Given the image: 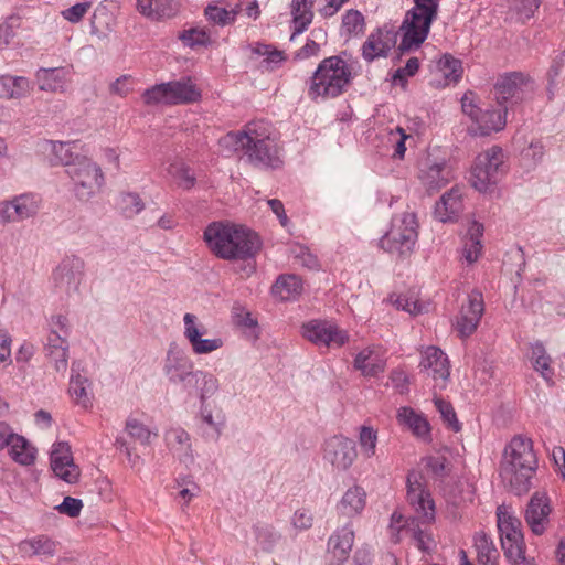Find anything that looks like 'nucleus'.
<instances>
[{
    "instance_id": "cd10ccee",
    "label": "nucleus",
    "mask_w": 565,
    "mask_h": 565,
    "mask_svg": "<svg viewBox=\"0 0 565 565\" xmlns=\"http://www.w3.org/2000/svg\"><path fill=\"white\" fill-rule=\"evenodd\" d=\"M259 146L260 142H254L250 146L238 147V150H244L249 161L257 167L278 168L281 164V160L274 140H264L262 142L263 147Z\"/></svg>"
},
{
    "instance_id": "a18cd8bd",
    "label": "nucleus",
    "mask_w": 565,
    "mask_h": 565,
    "mask_svg": "<svg viewBox=\"0 0 565 565\" xmlns=\"http://www.w3.org/2000/svg\"><path fill=\"white\" fill-rule=\"evenodd\" d=\"M483 235V225L472 221L463 246V257L468 263H475L482 249L481 237Z\"/></svg>"
},
{
    "instance_id": "c756f323",
    "label": "nucleus",
    "mask_w": 565,
    "mask_h": 565,
    "mask_svg": "<svg viewBox=\"0 0 565 565\" xmlns=\"http://www.w3.org/2000/svg\"><path fill=\"white\" fill-rule=\"evenodd\" d=\"M395 44L394 35L390 31L377 29L372 32L362 46L363 57L372 62L377 57L386 56Z\"/></svg>"
},
{
    "instance_id": "1a4fd4ad",
    "label": "nucleus",
    "mask_w": 565,
    "mask_h": 565,
    "mask_svg": "<svg viewBox=\"0 0 565 565\" xmlns=\"http://www.w3.org/2000/svg\"><path fill=\"white\" fill-rule=\"evenodd\" d=\"M67 175L72 180L75 196L84 202L95 196L104 184L100 167L86 156L68 168Z\"/></svg>"
},
{
    "instance_id": "8fccbe9b",
    "label": "nucleus",
    "mask_w": 565,
    "mask_h": 565,
    "mask_svg": "<svg viewBox=\"0 0 565 565\" xmlns=\"http://www.w3.org/2000/svg\"><path fill=\"white\" fill-rule=\"evenodd\" d=\"M126 430L131 438L139 441L141 445H150L152 438L158 436L157 433L151 431L145 424L136 418L127 419Z\"/></svg>"
},
{
    "instance_id": "f3484780",
    "label": "nucleus",
    "mask_w": 565,
    "mask_h": 565,
    "mask_svg": "<svg viewBox=\"0 0 565 565\" xmlns=\"http://www.w3.org/2000/svg\"><path fill=\"white\" fill-rule=\"evenodd\" d=\"M551 500L545 492H534L525 508L524 520L534 535H543L550 525Z\"/></svg>"
},
{
    "instance_id": "b1692460",
    "label": "nucleus",
    "mask_w": 565,
    "mask_h": 565,
    "mask_svg": "<svg viewBox=\"0 0 565 565\" xmlns=\"http://www.w3.org/2000/svg\"><path fill=\"white\" fill-rule=\"evenodd\" d=\"M354 543V531L347 524L335 530L328 540L331 565H342L350 556Z\"/></svg>"
},
{
    "instance_id": "39448f33",
    "label": "nucleus",
    "mask_w": 565,
    "mask_h": 565,
    "mask_svg": "<svg viewBox=\"0 0 565 565\" xmlns=\"http://www.w3.org/2000/svg\"><path fill=\"white\" fill-rule=\"evenodd\" d=\"M417 220L412 212H404L393 217L392 226L379 242L380 247L399 257L408 256L417 241Z\"/></svg>"
},
{
    "instance_id": "7c9ffc66",
    "label": "nucleus",
    "mask_w": 565,
    "mask_h": 565,
    "mask_svg": "<svg viewBox=\"0 0 565 565\" xmlns=\"http://www.w3.org/2000/svg\"><path fill=\"white\" fill-rule=\"evenodd\" d=\"M462 210L463 204L461 191L458 188H452L450 191L444 193L440 200L436 203L434 215L443 223L451 222Z\"/></svg>"
},
{
    "instance_id": "f704fd0d",
    "label": "nucleus",
    "mask_w": 565,
    "mask_h": 565,
    "mask_svg": "<svg viewBox=\"0 0 565 565\" xmlns=\"http://www.w3.org/2000/svg\"><path fill=\"white\" fill-rule=\"evenodd\" d=\"M316 0H292L290 4L294 30L290 40L305 32L313 20V4Z\"/></svg>"
},
{
    "instance_id": "680f3d73",
    "label": "nucleus",
    "mask_w": 565,
    "mask_h": 565,
    "mask_svg": "<svg viewBox=\"0 0 565 565\" xmlns=\"http://www.w3.org/2000/svg\"><path fill=\"white\" fill-rule=\"evenodd\" d=\"M83 509V501L73 497H65L62 503L56 507V510L70 518H76L79 515Z\"/></svg>"
},
{
    "instance_id": "a211bd4d",
    "label": "nucleus",
    "mask_w": 565,
    "mask_h": 565,
    "mask_svg": "<svg viewBox=\"0 0 565 565\" xmlns=\"http://www.w3.org/2000/svg\"><path fill=\"white\" fill-rule=\"evenodd\" d=\"M484 312L483 296L478 290L468 295L467 303H462L456 320V330L461 338L470 337L478 328Z\"/></svg>"
},
{
    "instance_id": "f257e3e1",
    "label": "nucleus",
    "mask_w": 565,
    "mask_h": 565,
    "mask_svg": "<svg viewBox=\"0 0 565 565\" xmlns=\"http://www.w3.org/2000/svg\"><path fill=\"white\" fill-rule=\"evenodd\" d=\"M537 470V458L531 438L516 435L505 446L500 463V477L510 491L516 495L525 494L532 487Z\"/></svg>"
},
{
    "instance_id": "5fc2aeb1",
    "label": "nucleus",
    "mask_w": 565,
    "mask_h": 565,
    "mask_svg": "<svg viewBox=\"0 0 565 565\" xmlns=\"http://www.w3.org/2000/svg\"><path fill=\"white\" fill-rule=\"evenodd\" d=\"M435 406L437 411L440 413L443 420L447 424V426L454 430L459 431L461 429V424L459 423L456 412L452 405L449 402H446L441 397L435 396L434 398Z\"/></svg>"
},
{
    "instance_id": "dca6fc26",
    "label": "nucleus",
    "mask_w": 565,
    "mask_h": 565,
    "mask_svg": "<svg viewBox=\"0 0 565 565\" xmlns=\"http://www.w3.org/2000/svg\"><path fill=\"white\" fill-rule=\"evenodd\" d=\"M356 456L355 443L342 435H334L323 444V459L334 470H348L353 465Z\"/></svg>"
},
{
    "instance_id": "864d4df0",
    "label": "nucleus",
    "mask_w": 565,
    "mask_h": 565,
    "mask_svg": "<svg viewBox=\"0 0 565 565\" xmlns=\"http://www.w3.org/2000/svg\"><path fill=\"white\" fill-rule=\"evenodd\" d=\"M169 173L175 180L179 188L183 190H190L195 185V175L190 167L178 163L170 167Z\"/></svg>"
},
{
    "instance_id": "603ef678",
    "label": "nucleus",
    "mask_w": 565,
    "mask_h": 565,
    "mask_svg": "<svg viewBox=\"0 0 565 565\" xmlns=\"http://www.w3.org/2000/svg\"><path fill=\"white\" fill-rule=\"evenodd\" d=\"M532 359L535 370L539 371L544 379H551L553 375V371L550 367L551 358L546 354L543 343L536 342L532 344Z\"/></svg>"
},
{
    "instance_id": "338daca9",
    "label": "nucleus",
    "mask_w": 565,
    "mask_h": 565,
    "mask_svg": "<svg viewBox=\"0 0 565 565\" xmlns=\"http://www.w3.org/2000/svg\"><path fill=\"white\" fill-rule=\"evenodd\" d=\"M419 68V61L417 57H411L404 67H399L395 71L393 75V81L396 83L397 81L403 82L406 81L407 77L415 75V73Z\"/></svg>"
},
{
    "instance_id": "2f4dec72",
    "label": "nucleus",
    "mask_w": 565,
    "mask_h": 565,
    "mask_svg": "<svg viewBox=\"0 0 565 565\" xmlns=\"http://www.w3.org/2000/svg\"><path fill=\"white\" fill-rule=\"evenodd\" d=\"M19 552L26 557L51 558L56 554L57 543L47 535H36L21 541Z\"/></svg>"
},
{
    "instance_id": "c03bdc74",
    "label": "nucleus",
    "mask_w": 565,
    "mask_h": 565,
    "mask_svg": "<svg viewBox=\"0 0 565 565\" xmlns=\"http://www.w3.org/2000/svg\"><path fill=\"white\" fill-rule=\"evenodd\" d=\"M255 542L263 552L271 553L281 540V533L271 524L257 523L253 526Z\"/></svg>"
},
{
    "instance_id": "bb28decb",
    "label": "nucleus",
    "mask_w": 565,
    "mask_h": 565,
    "mask_svg": "<svg viewBox=\"0 0 565 565\" xmlns=\"http://www.w3.org/2000/svg\"><path fill=\"white\" fill-rule=\"evenodd\" d=\"M353 364L362 375L367 377L377 376L385 370V352L380 345H370L356 354Z\"/></svg>"
},
{
    "instance_id": "13d9d810",
    "label": "nucleus",
    "mask_w": 565,
    "mask_h": 565,
    "mask_svg": "<svg viewBox=\"0 0 565 565\" xmlns=\"http://www.w3.org/2000/svg\"><path fill=\"white\" fill-rule=\"evenodd\" d=\"M342 28L348 34H359L364 29V17L358 10H348L342 18Z\"/></svg>"
},
{
    "instance_id": "5701e85b",
    "label": "nucleus",
    "mask_w": 565,
    "mask_h": 565,
    "mask_svg": "<svg viewBox=\"0 0 565 565\" xmlns=\"http://www.w3.org/2000/svg\"><path fill=\"white\" fill-rule=\"evenodd\" d=\"M164 443L168 450L185 467L194 463L195 457L191 436L182 427H172L164 433Z\"/></svg>"
},
{
    "instance_id": "6e6d98bb",
    "label": "nucleus",
    "mask_w": 565,
    "mask_h": 565,
    "mask_svg": "<svg viewBox=\"0 0 565 565\" xmlns=\"http://www.w3.org/2000/svg\"><path fill=\"white\" fill-rule=\"evenodd\" d=\"M359 444L361 451L365 458H371L375 455L377 434L369 426H362L359 436Z\"/></svg>"
},
{
    "instance_id": "6ab92c4d",
    "label": "nucleus",
    "mask_w": 565,
    "mask_h": 565,
    "mask_svg": "<svg viewBox=\"0 0 565 565\" xmlns=\"http://www.w3.org/2000/svg\"><path fill=\"white\" fill-rule=\"evenodd\" d=\"M183 335L189 341L192 352L196 355L212 353L224 345L222 338L203 339L205 329L199 323L198 317L193 313L183 316Z\"/></svg>"
},
{
    "instance_id": "69168bd1",
    "label": "nucleus",
    "mask_w": 565,
    "mask_h": 565,
    "mask_svg": "<svg viewBox=\"0 0 565 565\" xmlns=\"http://www.w3.org/2000/svg\"><path fill=\"white\" fill-rule=\"evenodd\" d=\"M427 470L437 477L445 476L447 459L441 456H429L423 459Z\"/></svg>"
},
{
    "instance_id": "e2e57ef3",
    "label": "nucleus",
    "mask_w": 565,
    "mask_h": 565,
    "mask_svg": "<svg viewBox=\"0 0 565 565\" xmlns=\"http://www.w3.org/2000/svg\"><path fill=\"white\" fill-rule=\"evenodd\" d=\"M57 334L67 339L70 334V323L66 316L54 315L50 319V334Z\"/></svg>"
},
{
    "instance_id": "0eeeda50",
    "label": "nucleus",
    "mask_w": 565,
    "mask_h": 565,
    "mask_svg": "<svg viewBox=\"0 0 565 565\" xmlns=\"http://www.w3.org/2000/svg\"><path fill=\"white\" fill-rule=\"evenodd\" d=\"M497 524L507 559L514 565L525 562V543L521 520L509 512L505 507L500 505L497 509Z\"/></svg>"
},
{
    "instance_id": "58836bf2",
    "label": "nucleus",
    "mask_w": 565,
    "mask_h": 565,
    "mask_svg": "<svg viewBox=\"0 0 565 565\" xmlns=\"http://www.w3.org/2000/svg\"><path fill=\"white\" fill-rule=\"evenodd\" d=\"M302 289V281L298 276L280 275L271 287V294L281 301H290L296 300Z\"/></svg>"
},
{
    "instance_id": "9d476101",
    "label": "nucleus",
    "mask_w": 565,
    "mask_h": 565,
    "mask_svg": "<svg viewBox=\"0 0 565 565\" xmlns=\"http://www.w3.org/2000/svg\"><path fill=\"white\" fill-rule=\"evenodd\" d=\"M476 99L472 92L466 93L461 98L462 111L476 125V132L488 136L493 131L502 130L507 125L508 106H504L503 109L481 108L477 105Z\"/></svg>"
},
{
    "instance_id": "c85d7f7f",
    "label": "nucleus",
    "mask_w": 565,
    "mask_h": 565,
    "mask_svg": "<svg viewBox=\"0 0 565 565\" xmlns=\"http://www.w3.org/2000/svg\"><path fill=\"white\" fill-rule=\"evenodd\" d=\"M70 344L65 337L49 334L45 344V356L53 369L64 375L68 367Z\"/></svg>"
},
{
    "instance_id": "2eb2a0df",
    "label": "nucleus",
    "mask_w": 565,
    "mask_h": 565,
    "mask_svg": "<svg viewBox=\"0 0 565 565\" xmlns=\"http://www.w3.org/2000/svg\"><path fill=\"white\" fill-rule=\"evenodd\" d=\"M302 335L313 344L326 348H340L349 340L345 330L327 320H311L305 323Z\"/></svg>"
},
{
    "instance_id": "20e7f679",
    "label": "nucleus",
    "mask_w": 565,
    "mask_h": 565,
    "mask_svg": "<svg viewBox=\"0 0 565 565\" xmlns=\"http://www.w3.org/2000/svg\"><path fill=\"white\" fill-rule=\"evenodd\" d=\"M414 8L406 13L402 24L404 31L399 50L418 47L427 38L430 24L436 19L439 0H414Z\"/></svg>"
},
{
    "instance_id": "4d7b16f0",
    "label": "nucleus",
    "mask_w": 565,
    "mask_h": 565,
    "mask_svg": "<svg viewBox=\"0 0 565 565\" xmlns=\"http://www.w3.org/2000/svg\"><path fill=\"white\" fill-rule=\"evenodd\" d=\"M120 207L127 217H134L145 209V203L137 193H122L120 195Z\"/></svg>"
},
{
    "instance_id": "6e6552de",
    "label": "nucleus",
    "mask_w": 565,
    "mask_h": 565,
    "mask_svg": "<svg viewBox=\"0 0 565 565\" xmlns=\"http://www.w3.org/2000/svg\"><path fill=\"white\" fill-rule=\"evenodd\" d=\"M505 172L504 153L500 147L493 146L477 156L471 170L472 186L479 192H487Z\"/></svg>"
},
{
    "instance_id": "473e14b6",
    "label": "nucleus",
    "mask_w": 565,
    "mask_h": 565,
    "mask_svg": "<svg viewBox=\"0 0 565 565\" xmlns=\"http://www.w3.org/2000/svg\"><path fill=\"white\" fill-rule=\"evenodd\" d=\"M423 185L428 192L438 191L452 178L450 168L446 162L426 163L419 174Z\"/></svg>"
},
{
    "instance_id": "a19ab883",
    "label": "nucleus",
    "mask_w": 565,
    "mask_h": 565,
    "mask_svg": "<svg viewBox=\"0 0 565 565\" xmlns=\"http://www.w3.org/2000/svg\"><path fill=\"white\" fill-rule=\"evenodd\" d=\"M202 422L207 426L205 436L217 441L226 424V416L222 408L212 409L210 404H203L200 408Z\"/></svg>"
},
{
    "instance_id": "0e129e2a",
    "label": "nucleus",
    "mask_w": 565,
    "mask_h": 565,
    "mask_svg": "<svg viewBox=\"0 0 565 565\" xmlns=\"http://www.w3.org/2000/svg\"><path fill=\"white\" fill-rule=\"evenodd\" d=\"M539 7L540 0H519L515 11L519 19L524 22L533 17Z\"/></svg>"
},
{
    "instance_id": "3c124183",
    "label": "nucleus",
    "mask_w": 565,
    "mask_h": 565,
    "mask_svg": "<svg viewBox=\"0 0 565 565\" xmlns=\"http://www.w3.org/2000/svg\"><path fill=\"white\" fill-rule=\"evenodd\" d=\"M184 45L190 47L207 46L211 44V35L205 29L191 28L178 35Z\"/></svg>"
},
{
    "instance_id": "ddd939ff",
    "label": "nucleus",
    "mask_w": 565,
    "mask_h": 565,
    "mask_svg": "<svg viewBox=\"0 0 565 565\" xmlns=\"http://www.w3.org/2000/svg\"><path fill=\"white\" fill-rule=\"evenodd\" d=\"M194 364L186 352L177 343H171L163 362V374L171 384H182L188 391L194 379Z\"/></svg>"
},
{
    "instance_id": "9b49d317",
    "label": "nucleus",
    "mask_w": 565,
    "mask_h": 565,
    "mask_svg": "<svg viewBox=\"0 0 565 565\" xmlns=\"http://www.w3.org/2000/svg\"><path fill=\"white\" fill-rule=\"evenodd\" d=\"M494 94L500 105L518 104L527 98L534 90L533 81L521 72H512L501 76L494 85Z\"/></svg>"
},
{
    "instance_id": "ea45409f",
    "label": "nucleus",
    "mask_w": 565,
    "mask_h": 565,
    "mask_svg": "<svg viewBox=\"0 0 565 565\" xmlns=\"http://www.w3.org/2000/svg\"><path fill=\"white\" fill-rule=\"evenodd\" d=\"M139 12L153 20L171 18L178 12V3L174 0H137Z\"/></svg>"
},
{
    "instance_id": "a878e982",
    "label": "nucleus",
    "mask_w": 565,
    "mask_h": 565,
    "mask_svg": "<svg viewBox=\"0 0 565 565\" xmlns=\"http://www.w3.org/2000/svg\"><path fill=\"white\" fill-rule=\"evenodd\" d=\"M269 130L267 128L266 122L264 121H252L246 125L243 131L237 132H228L223 139L222 142L225 145H231L234 147V150L237 151L238 147L250 146L254 142H264V140H268ZM259 147H263L262 145Z\"/></svg>"
},
{
    "instance_id": "052dcab7",
    "label": "nucleus",
    "mask_w": 565,
    "mask_h": 565,
    "mask_svg": "<svg viewBox=\"0 0 565 565\" xmlns=\"http://www.w3.org/2000/svg\"><path fill=\"white\" fill-rule=\"evenodd\" d=\"M413 540L418 550L425 553H433L436 548V542L430 533H427L420 529L413 531Z\"/></svg>"
},
{
    "instance_id": "412c9836",
    "label": "nucleus",
    "mask_w": 565,
    "mask_h": 565,
    "mask_svg": "<svg viewBox=\"0 0 565 565\" xmlns=\"http://www.w3.org/2000/svg\"><path fill=\"white\" fill-rule=\"evenodd\" d=\"M419 367L434 379L437 387L440 390L446 387L450 375V366L447 355L439 348H426L422 352Z\"/></svg>"
},
{
    "instance_id": "f03ea898",
    "label": "nucleus",
    "mask_w": 565,
    "mask_h": 565,
    "mask_svg": "<svg viewBox=\"0 0 565 565\" xmlns=\"http://www.w3.org/2000/svg\"><path fill=\"white\" fill-rule=\"evenodd\" d=\"M203 236L210 250L226 260L250 258L260 246L255 233L231 223L213 222Z\"/></svg>"
},
{
    "instance_id": "393cba45",
    "label": "nucleus",
    "mask_w": 565,
    "mask_h": 565,
    "mask_svg": "<svg viewBox=\"0 0 565 565\" xmlns=\"http://www.w3.org/2000/svg\"><path fill=\"white\" fill-rule=\"evenodd\" d=\"M42 149L49 153L50 164L53 167H65L66 173L71 166L76 164L77 159L85 157L77 152V145L75 142L44 140Z\"/></svg>"
},
{
    "instance_id": "4468645a",
    "label": "nucleus",
    "mask_w": 565,
    "mask_h": 565,
    "mask_svg": "<svg viewBox=\"0 0 565 565\" xmlns=\"http://www.w3.org/2000/svg\"><path fill=\"white\" fill-rule=\"evenodd\" d=\"M85 263L75 255L64 257L53 273L55 289L67 296L77 295L84 278Z\"/></svg>"
},
{
    "instance_id": "774afa93",
    "label": "nucleus",
    "mask_w": 565,
    "mask_h": 565,
    "mask_svg": "<svg viewBox=\"0 0 565 565\" xmlns=\"http://www.w3.org/2000/svg\"><path fill=\"white\" fill-rule=\"evenodd\" d=\"M313 518L307 510H297L291 519V524L296 530L305 531L312 526Z\"/></svg>"
},
{
    "instance_id": "f8f14e48",
    "label": "nucleus",
    "mask_w": 565,
    "mask_h": 565,
    "mask_svg": "<svg viewBox=\"0 0 565 565\" xmlns=\"http://www.w3.org/2000/svg\"><path fill=\"white\" fill-rule=\"evenodd\" d=\"M407 500L414 507L423 523L435 520V503L426 488V479L422 471L411 470L406 479Z\"/></svg>"
},
{
    "instance_id": "4be33fe9",
    "label": "nucleus",
    "mask_w": 565,
    "mask_h": 565,
    "mask_svg": "<svg viewBox=\"0 0 565 565\" xmlns=\"http://www.w3.org/2000/svg\"><path fill=\"white\" fill-rule=\"evenodd\" d=\"M51 468L56 477L67 483L78 480L79 469L74 463L71 447L67 443H56L51 451Z\"/></svg>"
},
{
    "instance_id": "aec40b11",
    "label": "nucleus",
    "mask_w": 565,
    "mask_h": 565,
    "mask_svg": "<svg viewBox=\"0 0 565 565\" xmlns=\"http://www.w3.org/2000/svg\"><path fill=\"white\" fill-rule=\"evenodd\" d=\"M40 202V198L32 193L17 195L0 203V217L8 223L26 220L38 213Z\"/></svg>"
},
{
    "instance_id": "79ce46f5",
    "label": "nucleus",
    "mask_w": 565,
    "mask_h": 565,
    "mask_svg": "<svg viewBox=\"0 0 565 565\" xmlns=\"http://www.w3.org/2000/svg\"><path fill=\"white\" fill-rule=\"evenodd\" d=\"M399 424L406 426L412 433L422 439H427L430 435V425L428 420L411 407H401L397 412Z\"/></svg>"
},
{
    "instance_id": "37998d69",
    "label": "nucleus",
    "mask_w": 565,
    "mask_h": 565,
    "mask_svg": "<svg viewBox=\"0 0 565 565\" xmlns=\"http://www.w3.org/2000/svg\"><path fill=\"white\" fill-rule=\"evenodd\" d=\"M9 456L21 466H31L36 458V449L19 434H14L9 446Z\"/></svg>"
},
{
    "instance_id": "7ed1b4c3",
    "label": "nucleus",
    "mask_w": 565,
    "mask_h": 565,
    "mask_svg": "<svg viewBox=\"0 0 565 565\" xmlns=\"http://www.w3.org/2000/svg\"><path fill=\"white\" fill-rule=\"evenodd\" d=\"M352 79L351 68L340 56L322 60L312 74L308 96L312 100L328 99L340 96Z\"/></svg>"
},
{
    "instance_id": "72a5a7b5",
    "label": "nucleus",
    "mask_w": 565,
    "mask_h": 565,
    "mask_svg": "<svg viewBox=\"0 0 565 565\" xmlns=\"http://www.w3.org/2000/svg\"><path fill=\"white\" fill-rule=\"evenodd\" d=\"M78 366L76 362L72 364L68 392L77 405L87 408L92 405V383L86 376L79 374Z\"/></svg>"
},
{
    "instance_id": "bf43d9fd",
    "label": "nucleus",
    "mask_w": 565,
    "mask_h": 565,
    "mask_svg": "<svg viewBox=\"0 0 565 565\" xmlns=\"http://www.w3.org/2000/svg\"><path fill=\"white\" fill-rule=\"evenodd\" d=\"M95 0H85L78 2L61 12L62 17L71 23H78L88 10L92 8Z\"/></svg>"
},
{
    "instance_id": "423d86ee",
    "label": "nucleus",
    "mask_w": 565,
    "mask_h": 565,
    "mask_svg": "<svg viewBox=\"0 0 565 565\" xmlns=\"http://www.w3.org/2000/svg\"><path fill=\"white\" fill-rule=\"evenodd\" d=\"M143 100L147 105H185L200 100L201 90L191 77L156 84L145 90Z\"/></svg>"
},
{
    "instance_id": "49530a36",
    "label": "nucleus",
    "mask_w": 565,
    "mask_h": 565,
    "mask_svg": "<svg viewBox=\"0 0 565 565\" xmlns=\"http://www.w3.org/2000/svg\"><path fill=\"white\" fill-rule=\"evenodd\" d=\"M475 547L480 565H497L499 552L489 535L484 532L477 533L475 535Z\"/></svg>"
},
{
    "instance_id": "c9c22d12",
    "label": "nucleus",
    "mask_w": 565,
    "mask_h": 565,
    "mask_svg": "<svg viewBox=\"0 0 565 565\" xmlns=\"http://www.w3.org/2000/svg\"><path fill=\"white\" fill-rule=\"evenodd\" d=\"M70 72L65 67L40 68L35 79L40 90L63 92Z\"/></svg>"
},
{
    "instance_id": "4c0bfd02",
    "label": "nucleus",
    "mask_w": 565,
    "mask_h": 565,
    "mask_svg": "<svg viewBox=\"0 0 565 565\" xmlns=\"http://www.w3.org/2000/svg\"><path fill=\"white\" fill-rule=\"evenodd\" d=\"M218 380L215 375L203 370H196L186 392L189 394L198 393L201 405H203L207 404L206 399L212 397L218 391Z\"/></svg>"
},
{
    "instance_id": "de8ad7c7",
    "label": "nucleus",
    "mask_w": 565,
    "mask_h": 565,
    "mask_svg": "<svg viewBox=\"0 0 565 565\" xmlns=\"http://www.w3.org/2000/svg\"><path fill=\"white\" fill-rule=\"evenodd\" d=\"M438 71L447 83H457L462 76V63L450 54H444L437 62Z\"/></svg>"
},
{
    "instance_id": "e433bc0d",
    "label": "nucleus",
    "mask_w": 565,
    "mask_h": 565,
    "mask_svg": "<svg viewBox=\"0 0 565 565\" xmlns=\"http://www.w3.org/2000/svg\"><path fill=\"white\" fill-rule=\"evenodd\" d=\"M366 504V493L363 488L354 486L349 488L338 504V511L345 518L360 514Z\"/></svg>"
},
{
    "instance_id": "09e8293b",
    "label": "nucleus",
    "mask_w": 565,
    "mask_h": 565,
    "mask_svg": "<svg viewBox=\"0 0 565 565\" xmlns=\"http://www.w3.org/2000/svg\"><path fill=\"white\" fill-rule=\"evenodd\" d=\"M241 6L237 4L235 8L227 10L217 6L209 4L204 12L211 22L216 25L225 26L235 22L237 14L241 12Z\"/></svg>"
}]
</instances>
